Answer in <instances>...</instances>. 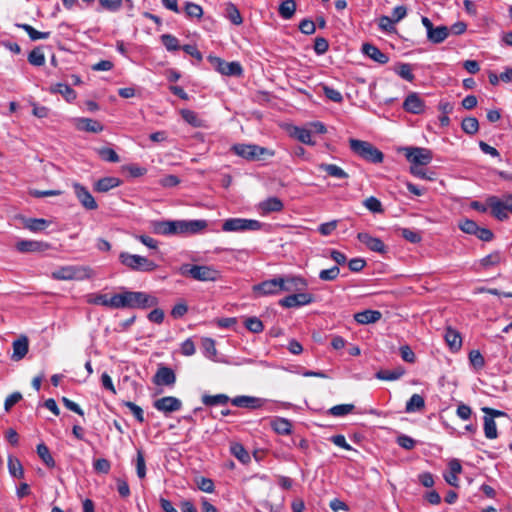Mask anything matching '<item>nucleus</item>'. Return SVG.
<instances>
[{
	"label": "nucleus",
	"mask_w": 512,
	"mask_h": 512,
	"mask_svg": "<svg viewBox=\"0 0 512 512\" xmlns=\"http://www.w3.org/2000/svg\"><path fill=\"white\" fill-rule=\"evenodd\" d=\"M424 407V398L419 394H413L406 403L405 411L407 413H413L422 410Z\"/></svg>",
	"instance_id": "nucleus-37"
},
{
	"label": "nucleus",
	"mask_w": 512,
	"mask_h": 512,
	"mask_svg": "<svg viewBox=\"0 0 512 512\" xmlns=\"http://www.w3.org/2000/svg\"><path fill=\"white\" fill-rule=\"evenodd\" d=\"M362 52L379 64H386L389 61L387 54L383 53L378 47L370 43H364L362 45Z\"/></svg>",
	"instance_id": "nucleus-24"
},
{
	"label": "nucleus",
	"mask_w": 512,
	"mask_h": 512,
	"mask_svg": "<svg viewBox=\"0 0 512 512\" xmlns=\"http://www.w3.org/2000/svg\"><path fill=\"white\" fill-rule=\"evenodd\" d=\"M484 434L487 439L493 440L498 437L496 422L491 417H483Z\"/></svg>",
	"instance_id": "nucleus-45"
},
{
	"label": "nucleus",
	"mask_w": 512,
	"mask_h": 512,
	"mask_svg": "<svg viewBox=\"0 0 512 512\" xmlns=\"http://www.w3.org/2000/svg\"><path fill=\"white\" fill-rule=\"evenodd\" d=\"M117 309H148L158 305V298L142 291H128L116 294Z\"/></svg>",
	"instance_id": "nucleus-1"
},
{
	"label": "nucleus",
	"mask_w": 512,
	"mask_h": 512,
	"mask_svg": "<svg viewBox=\"0 0 512 512\" xmlns=\"http://www.w3.org/2000/svg\"><path fill=\"white\" fill-rule=\"evenodd\" d=\"M184 11L190 18H201L203 15V9L200 5L193 2H186Z\"/></svg>",
	"instance_id": "nucleus-52"
},
{
	"label": "nucleus",
	"mask_w": 512,
	"mask_h": 512,
	"mask_svg": "<svg viewBox=\"0 0 512 512\" xmlns=\"http://www.w3.org/2000/svg\"><path fill=\"white\" fill-rule=\"evenodd\" d=\"M61 94L68 102L74 101L77 97L76 92L67 84L58 83L52 90Z\"/></svg>",
	"instance_id": "nucleus-44"
},
{
	"label": "nucleus",
	"mask_w": 512,
	"mask_h": 512,
	"mask_svg": "<svg viewBox=\"0 0 512 512\" xmlns=\"http://www.w3.org/2000/svg\"><path fill=\"white\" fill-rule=\"evenodd\" d=\"M459 228L466 234L475 235L479 226L475 221L465 219L459 223Z\"/></svg>",
	"instance_id": "nucleus-64"
},
{
	"label": "nucleus",
	"mask_w": 512,
	"mask_h": 512,
	"mask_svg": "<svg viewBox=\"0 0 512 512\" xmlns=\"http://www.w3.org/2000/svg\"><path fill=\"white\" fill-rule=\"evenodd\" d=\"M501 255L499 252L491 253L481 259V265L485 268L496 266L501 262Z\"/></svg>",
	"instance_id": "nucleus-63"
},
{
	"label": "nucleus",
	"mask_w": 512,
	"mask_h": 512,
	"mask_svg": "<svg viewBox=\"0 0 512 512\" xmlns=\"http://www.w3.org/2000/svg\"><path fill=\"white\" fill-rule=\"evenodd\" d=\"M88 303L95 305H102L105 307L117 309L116 294L109 297L107 294H92L88 298Z\"/></svg>",
	"instance_id": "nucleus-25"
},
{
	"label": "nucleus",
	"mask_w": 512,
	"mask_h": 512,
	"mask_svg": "<svg viewBox=\"0 0 512 512\" xmlns=\"http://www.w3.org/2000/svg\"><path fill=\"white\" fill-rule=\"evenodd\" d=\"M314 297L310 293H294L279 301L282 307L293 308L308 305L313 302Z\"/></svg>",
	"instance_id": "nucleus-13"
},
{
	"label": "nucleus",
	"mask_w": 512,
	"mask_h": 512,
	"mask_svg": "<svg viewBox=\"0 0 512 512\" xmlns=\"http://www.w3.org/2000/svg\"><path fill=\"white\" fill-rule=\"evenodd\" d=\"M272 429L280 435H288L291 433L292 424L285 418H275L271 421Z\"/></svg>",
	"instance_id": "nucleus-33"
},
{
	"label": "nucleus",
	"mask_w": 512,
	"mask_h": 512,
	"mask_svg": "<svg viewBox=\"0 0 512 512\" xmlns=\"http://www.w3.org/2000/svg\"><path fill=\"white\" fill-rule=\"evenodd\" d=\"M340 273V269L338 266H333L329 269L321 270L319 273V278L323 281H332L335 280Z\"/></svg>",
	"instance_id": "nucleus-59"
},
{
	"label": "nucleus",
	"mask_w": 512,
	"mask_h": 512,
	"mask_svg": "<svg viewBox=\"0 0 512 512\" xmlns=\"http://www.w3.org/2000/svg\"><path fill=\"white\" fill-rule=\"evenodd\" d=\"M230 398L226 394L203 395L202 403L206 406L226 405Z\"/></svg>",
	"instance_id": "nucleus-39"
},
{
	"label": "nucleus",
	"mask_w": 512,
	"mask_h": 512,
	"mask_svg": "<svg viewBox=\"0 0 512 512\" xmlns=\"http://www.w3.org/2000/svg\"><path fill=\"white\" fill-rule=\"evenodd\" d=\"M8 470L12 477L23 478L24 469L19 459L9 456L8 457Z\"/></svg>",
	"instance_id": "nucleus-41"
},
{
	"label": "nucleus",
	"mask_w": 512,
	"mask_h": 512,
	"mask_svg": "<svg viewBox=\"0 0 512 512\" xmlns=\"http://www.w3.org/2000/svg\"><path fill=\"white\" fill-rule=\"evenodd\" d=\"M462 129L465 133L473 135L479 130V123L475 117H466L462 121Z\"/></svg>",
	"instance_id": "nucleus-48"
},
{
	"label": "nucleus",
	"mask_w": 512,
	"mask_h": 512,
	"mask_svg": "<svg viewBox=\"0 0 512 512\" xmlns=\"http://www.w3.org/2000/svg\"><path fill=\"white\" fill-rule=\"evenodd\" d=\"M402 151L406 159L412 164L411 166L428 165L433 159V153L428 148L404 147Z\"/></svg>",
	"instance_id": "nucleus-10"
},
{
	"label": "nucleus",
	"mask_w": 512,
	"mask_h": 512,
	"mask_svg": "<svg viewBox=\"0 0 512 512\" xmlns=\"http://www.w3.org/2000/svg\"><path fill=\"white\" fill-rule=\"evenodd\" d=\"M119 261L127 268L139 272H153L158 267L154 261L144 256L130 254L128 252H121L119 255Z\"/></svg>",
	"instance_id": "nucleus-6"
},
{
	"label": "nucleus",
	"mask_w": 512,
	"mask_h": 512,
	"mask_svg": "<svg viewBox=\"0 0 512 512\" xmlns=\"http://www.w3.org/2000/svg\"><path fill=\"white\" fill-rule=\"evenodd\" d=\"M153 382L158 386H172L176 382V375L171 368L160 366L153 377Z\"/></svg>",
	"instance_id": "nucleus-18"
},
{
	"label": "nucleus",
	"mask_w": 512,
	"mask_h": 512,
	"mask_svg": "<svg viewBox=\"0 0 512 512\" xmlns=\"http://www.w3.org/2000/svg\"><path fill=\"white\" fill-rule=\"evenodd\" d=\"M98 154L103 160L107 162L117 163L120 161L118 154L112 148H100L98 149Z\"/></svg>",
	"instance_id": "nucleus-53"
},
{
	"label": "nucleus",
	"mask_w": 512,
	"mask_h": 512,
	"mask_svg": "<svg viewBox=\"0 0 512 512\" xmlns=\"http://www.w3.org/2000/svg\"><path fill=\"white\" fill-rule=\"evenodd\" d=\"M405 374V369L401 366L393 370H379L376 373V378L385 381H394L400 379Z\"/></svg>",
	"instance_id": "nucleus-32"
},
{
	"label": "nucleus",
	"mask_w": 512,
	"mask_h": 512,
	"mask_svg": "<svg viewBox=\"0 0 512 512\" xmlns=\"http://www.w3.org/2000/svg\"><path fill=\"white\" fill-rule=\"evenodd\" d=\"M13 353L11 355V359L13 361L22 360L28 353L29 350V340L27 336L22 335L18 339L14 340L12 343Z\"/></svg>",
	"instance_id": "nucleus-22"
},
{
	"label": "nucleus",
	"mask_w": 512,
	"mask_h": 512,
	"mask_svg": "<svg viewBox=\"0 0 512 512\" xmlns=\"http://www.w3.org/2000/svg\"><path fill=\"white\" fill-rule=\"evenodd\" d=\"M179 273L182 276L201 282H215L220 278V272L209 265L183 264L179 268Z\"/></svg>",
	"instance_id": "nucleus-3"
},
{
	"label": "nucleus",
	"mask_w": 512,
	"mask_h": 512,
	"mask_svg": "<svg viewBox=\"0 0 512 512\" xmlns=\"http://www.w3.org/2000/svg\"><path fill=\"white\" fill-rule=\"evenodd\" d=\"M17 26L19 28L23 29L28 34V36L30 37V39L32 41H36L39 39H47L50 36V32L37 31L35 28H33L29 24H18Z\"/></svg>",
	"instance_id": "nucleus-46"
},
{
	"label": "nucleus",
	"mask_w": 512,
	"mask_h": 512,
	"mask_svg": "<svg viewBox=\"0 0 512 512\" xmlns=\"http://www.w3.org/2000/svg\"><path fill=\"white\" fill-rule=\"evenodd\" d=\"M445 341L451 350L457 351L462 346V338L456 330L448 327L444 335Z\"/></svg>",
	"instance_id": "nucleus-31"
},
{
	"label": "nucleus",
	"mask_w": 512,
	"mask_h": 512,
	"mask_svg": "<svg viewBox=\"0 0 512 512\" xmlns=\"http://www.w3.org/2000/svg\"><path fill=\"white\" fill-rule=\"evenodd\" d=\"M28 61L31 65L42 66L45 64V55L40 48H35L29 53Z\"/></svg>",
	"instance_id": "nucleus-51"
},
{
	"label": "nucleus",
	"mask_w": 512,
	"mask_h": 512,
	"mask_svg": "<svg viewBox=\"0 0 512 512\" xmlns=\"http://www.w3.org/2000/svg\"><path fill=\"white\" fill-rule=\"evenodd\" d=\"M283 207V202L278 197H269L258 204V211L261 215H268L272 212H280Z\"/></svg>",
	"instance_id": "nucleus-23"
},
{
	"label": "nucleus",
	"mask_w": 512,
	"mask_h": 512,
	"mask_svg": "<svg viewBox=\"0 0 512 512\" xmlns=\"http://www.w3.org/2000/svg\"><path fill=\"white\" fill-rule=\"evenodd\" d=\"M48 221L45 220V219H37V218H34V219H29L27 222H26V227L28 229H30L31 231H41V230H44L47 226H48Z\"/></svg>",
	"instance_id": "nucleus-62"
},
{
	"label": "nucleus",
	"mask_w": 512,
	"mask_h": 512,
	"mask_svg": "<svg viewBox=\"0 0 512 512\" xmlns=\"http://www.w3.org/2000/svg\"><path fill=\"white\" fill-rule=\"evenodd\" d=\"M317 167L320 171L326 172L327 175L330 177L337 178V179L348 178V174L341 167H339L335 164L320 163V164H318Z\"/></svg>",
	"instance_id": "nucleus-30"
},
{
	"label": "nucleus",
	"mask_w": 512,
	"mask_h": 512,
	"mask_svg": "<svg viewBox=\"0 0 512 512\" xmlns=\"http://www.w3.org/2000/svg\"><path fill=\"white\" fill-rule=\"evenodd\" d=\"M76 127L79 130L98 133L103 130V126L100 122L90 118H79L77 119Z\"/></svg>",
	"instance_id": "nucleus-27"
},
{
	"label": "nucleus",
	"mask_w": 512,
	"mask_h": 512,
	"mask_svg": "<svg viewBox=\"0 0 512 512\" xmlns=\"http://www.w3.org/2000/svg\"><path fill=\"white\" fill-rule=\"evenodd\" d=\"M403 108L409 113L421 114L425 109V104L417 93H411L404 100Z\"/></svg>",
	"instance_id": "nucleus-21"
},
{
	"label": "nucleus",
	"mask_w": 512,
	"mask_h": 512,
	"mask_svg": "<svg viewBox=\"0 0 512 512\" xmlns=\"http://www.w3.org/2000/svg\"><path fill=\"white\" fill-rule=\"evenodd\" d=\"M136 473L140 479H143L146 476V464L143 452L141 450L137 451L136 457Z\"/></svg>",
	"instance_id": "nucleus-60"
},
{
	"label": "nucleus",
	"mask_w": 512,
	"mask_h": 512,
	"mask_svg": "<svg viewBox=\"0 0 512 512\" xmlns=\"http://www.w3.org/2000/svg\"><path fill=\"white\" fill-rule=\"evenodd\" d=\"M291 136L296 138L301 143L307 144V145H314L315 142L312 141V135L311 131L305 128L301 127H293L291 131Z\"/></svg>",
	"instance_id": "nucleus-36"
},
{
	"label": "nucleus",
	"mask_w": 512,
	"mask_h": 512,
	"mask_svg": "<svg viewBox=\"0 0 512 512\" xmlns=\"http://www.w3.org/2000/svg\"><path fill=\"white\" fill-rule=\"evenodd\" d=\"M281 292H296L306 286V282L299 276H280Z\"/></svg>",
	"instance_id": "nucleus-20"
},
{
	"label": "nucleus",
	"mask_w": 512,
	"mask_h": 512,
	"mask_svg": "<svg viewBox=\"0 0 512 512\" xmlns=\"http://www.w3.org/2000/svg\"><path fill=\"white\" fill-rule=\"evenodd\" d=\"M349 146L354 154L367 162L374 164L383 162L384 154L368 141L350 139Z\"/></svg>",
	"instance_id": "nucleus-4"
},
{
	"label": "nucleus",
	"mask_w": 512,
	"mask_h": 512,
	"mask_svg": "<svg viewBox=\"0 0 512 512\" xmlns=\"http://www.w3.org/2000/svg\"><path fill=\"white\" fill-rule=\"evenodd\" d=\"M324 95L331 101L335 103H341L343 101V96L340 91L337 89H334L332 87H329L327 85H324L322 87Z\"/></svg>",
	"instance_id": "nucleus-58"
},
{
	"label": "nucleus",
	"mask_w": 512,
	"mask_h": 512,
	"mask_svg": "<svg viewBox=\"0 0 512 512\" xmlns=\"http://www.w3.org/2000/svg\"><path fill=\"white\" fill-rule=\"evenodd\" d=\"M43 246L42 242L33 240H21L16 244L17 250L22 253L41 251Z\"/></svg>",
	"instance_id": "nucleus-35"
},
{
	"label": "nucleus",
	"mask_w": 512,
	"mask_h": 512,
	"mask_svg": "<svg viewBox=\"0 0 512 512\" xmlns=\"http://www.w3.org/2000/svg\"><path fill=\"white\" fill-rule=\"evenodd\" d=\"M122 404L129 408V410L132 412V414L134 415V417L136 418V420L139 422V423H143L144 422V412H143V409L136 405L135 403L131 402V401H123Z\"/></svg>",
	"instance_id": "nucleus-57"
},
{
	"label": "nucleus",
	"mask_w": 512,
	"mask_h": 512,
	"mask_svg": "<svg viewBox=\"0 0 512 512\" xmlns=\"http://www.w3.org/2000/svg\"><path fill=\"white\" fill-rule=\"evenodd\" d=\"M357 239L373 252L384 254L387 250L386 245L380 238L373 237L369 233L360 232L357 234Z\"/></svg>",
	"instance_id": "nucleus-17"
},
{
	"label": "nucleus",
	"mask_w": 512,
	"mask_h": 512,
	"mask_svg": "<svg viewBox=\"0 0 512 512\" xmlns=\"http://www.w3.org/2000/svg\"><path fill=\"white\" fill-rule=\"evenodd\" d=\"M396 73L404 80L412 82L415 78L412 67L408 63H400L395 69Z\"/></svg>",
	"instance_id": "nucleus-49"
},
{
	"label": "nucleus",
	"mask_w": 512,
	"mask_h": 512,
	"mask_svg": "<svg viewBox=\"0 0 512 512\" xmlns=\"http://www.w3.org/2000/svg\"><path fill=\"white\" fill-rule=\"evenodd\" d=\"M208 226L206 220H181L180 233L181 235H194L201 233Z\"/></svg>",
	"instance_id": "nucleus-19"
},
{
	"label": "nucleus",
	"mask_w": 512,
	"mask_h": 512,
	"mask_svg": "<svg viewBox=\"0 0 512 512\" xmlns=\"http://www.w3.org/2000/svg\"><path fill=\"white\" fill-rule=\"evenodd\" d=\"M230 452L241 463L246 464L250 462V455L242 444L237 442L232 443L230 446Z\"/></svg>",
	"instance_id": "nucleus-38"
},
{
	"label": "nucleus",
	"mask_w": 512,
	"mask_h": 512,
	"mask_svg": "<svg viewBox=\"0 0 512 512\" xmlns=\"http://www.w3.org/2000/svg\"><path fill=\"white\" fill-rule=\"evenodd\" d=\"M121 180L117 177H104L94 184V190L97 192H108L109 190L120 186Z\"/></svg>",
	"instance_id": "nucleus-28"
},
{
	"label": "nucleus",
	"mask_w": 512,
	"mask_h": 512,
	"mask_svg": "<svg viewBox=\"0 0 512 512\" xmlns=\"http://www.w3.org/2000/svg\"><path fill=\"white\" fill-rule=\"evenodd\" d=\"M245 327L253 333H260L263 331V323L257 317H249L244 322Z\"/></svg>",
	"instance_id": "nucleus-55"
},
{
	"label": "nucleus",
	"mask_w": 512,
	"mask_h": 512,
	"mask_svg": "<svg viewBox=\"0 0 512 512\" xmlns=\"http://www.w3.org/2000/svg\"><path fill=\"white\" fill-rule=\"evenodd\" d=\"M226 17L234 25H241L243 18L240 14L239 9L233 3H227L225 8Z\"/></svg>",
	"instance_id": "nucleus-43"
},
{
	"label": "nucleus",
	"mask_w": 512,
	"mask_h": 512,
	"mask_svg": "<svg viewBox=\"0 0 512 512\" xmlns=\"http://www.w3.org/2000/svg\"><path fill=\"white\" fill-rule=\"evenodd\" d=\"M355 406L353 404H339L329 409V414L334 417H341L351 413Z\"/></svg>",
	"instance_id": "nucleus-47"
},
{
	"label": "nucleus",
	"mask_w": 512,
	"mask_h": 512,
	"mask_svg": "<svg viewBox=\"0 0 512 512\" xmlns=\"http://www.w3.org/2000/svg\"><path fill=\"white\" fill-rule=\"evenodd\" d=\"M181 220H160L153 221L151 224L152 231L158 235H181Z\"/></svg>",
	"instance_id": "nucleus-12"
},
{
	"label": "nucleus",
	"mask_w": 512,
	"mask_h": 512,
	"mask_svg": "<svg viewBox=\"0 0 512 512\" xmlns=\"http://www.w3.org/2000/svg\"><path fill=\"white\" fill-rule=\"evenodd\" d=\"M195 483L199 490L206 493H213L215 490V485L212 479L206 477H196Z\"/></svg>",
	"instance_id": "nucleus-50"
},
{
	"label": "nucleus",
	"mask_w": 512,
	"mask_h": 512,
	"mask_svg": "<svg viewBox=\"0 0 512 512\" xmlns=\"http://www.w3.org/2000/svg\"><path fill=\"white\" fill-rule=\"evenodd\" d=\"M295 11H296V2L294 0H284L279 5V9H278L279 15L283 19H290V18H292V16L294 15Z\"/></svg>",
	"instance_id": "nucleus-42"
},
{
	"label": "nucleus",
	"mask_w": 512,
	"mask_h": 512,
	"mask_svg": "<svg viewBox=\"0 0 512 512\" xmlns=\"http://www.w3.org/2000/svg\"><path fill=\"white\" fill-rule=\"evenodd\" d=\"M230 401L236 407L258 408L262 405V400L260 398L252 396H237Z\"/></svg>",
	"instance_id": "nucleus-26"
},
{
	"label": "nucleus",
	"mask_w": 512,
	"mask_h": 512,
	"mask_svg": "<svg viewBox=\"0 0 512 512\" xmlns=\"http://www.w3.org/2000/svg\"><path fill=\"white\" fill-rule=\"evenodd\" d=\"M280 276L270 280L263 281L253 287L255 293L259 295H274L281 292Z\"/></svg>",
	"instance_id": "nucleus-16"
},
{
	"label": "nucleus",
	"mask_w": 512,
	"mask_h": 512,
	"mask_svg": "<svg viewBox=\"0 0 512 512\" xmlns=\"http://www.w3.org/2000/svg\"><path fill=\"white\" fill-rule=\"evenodd\" d=\"M180 114L182 118L193 127L199 128L205 126L204 120L193 110L182 109Z\"/></svg>",
	"instance_id": "nucleus-34"
},
{
	"label": "nucleus",
	"mask_w": 512,
	"mask_h": 512,
	"mask_svg": "<svg viewBox=\"0 0 512 512\" xmlns=\"http://www.w3.org/2000/svg\"><path fill=\"white\" fill-rule=\"evenodd\" d=\"M469 361L472 364V366L476 369H481L485 365L484 357L478 350H472L469 353Z\"/></svg>",
	"instance_id": "nucleus-61"
},
{
	"label": "nucleus",
	"mask_w": 512,
	"mask_h": 512,
	"mask_svg": "<svg viewBox=\"0 0 512 512\" xmlns=\"http://www.w3.org/2000/svg\"><path fill=\"white\" fill-rule=\"evenodd\" d=\"M231 150L247 161H260L275 155L274 150L256 144L238 143L234 144Z\"/></svg>",
	"instance_id": "nucleus-5"
},
{
	"label": "nucleus",
	"mask_w": 512,
	"mask_h": 512,
	"mask_svg": "<svg viewBox=\"0 0 512 512\" xmlns=\"http://www.w3.org/2000/svg\"><path fill=\"white\" fill-rule=\"evenodd\" d=\"M93 272L86 266H64L52 272L56 280H85L91 278Z\"/></svg>",
	"instance_id": "nucleus-7"
},
{
	"label": "nucleus",
	"mask_w": 512,
	"mask_h": 512,
	"mask_svg": "<svg viewBox=\"0 0 512 512\" xmlns=\"http://www.w3.org/2000/svg\"><path fill=\"white\" fill-rule=\"evenodd\" d=\"M207 60L212 67L222 75L240 77L243 74V68L237 61L226 62L217 56H208Z\"/></svg>",
	"instance_id": "nucleus-9"
},
{
	"label": "nucleus",
	"mask_w": 512,
	"mask_h": 512,
	"mask_svg": "<svg viewBox=\"0 0 512 512\" xmlns=\"http://www.w3.org/2000/svg\"><path fill=\"white\" fill-rule=\"evenodd\" d=\"M73 188L77 199L85 209L96 210L98 208L97 202L86 187L75 182Z\"/></svg>",
	"instance_id": "nucleus-14"
},
{
	"label": "nucleus",
	"mask_w": 512,
	"mask_h": 512,
	"mask_svg": "<svg viewBox=\"0 0 512 512\" xmlns=\"http://www.w3.org/2000/svg\"><path fill=\"white\" fill-rule=\"evenodd\" d=\"M382 314L377 310H364L355 314L354 318L359 324H371L380 320Z\"/></svg>",
	"instance_id": "nucleus-29"
},
{
	"label": "nucleus",
	"mask_w": 512,
	"mask_h": 512,
	"mask_svg": "<svg viewBox=\"0 0 512 512\" xmlns=\"http://www.w3.org/2000/svg\"><path fill=\"white\" fill-rule=\"evenodd\" d=\"M363 204L369 211H371L373 213H382L383 212V207H382L380 200H378L374 196H370V197L366 198L364 200Z\"/></svg>",
	"instance_id": "nucleus-56"
},
{
	"label": "nucleus",
	"mask_w": 512,
	"mask_h": 512,
	"mask_svg": "<svg viewBox=\"0 0 512 512\" xmlns=\"http://www.w3.org/2000/svg\"><path fill=\"white\" fill-rule=\"evenodd\" d=\"M421 22L426 29L427 39L431 43L440 44L449 36L450 30L447 26L441 25L434 27L431 20L425 16L422 17Z\"/></svg>",
	"instance_id": "nucleus-11"
},
{
	"label": "nucleus",
	"mask_w": 512,
	"mask_h": 512,
	"mask_svg": "<svg viewBox=\"0 0 512 512\" xmlns=\"http://www.w3.org/2000/svg\"><path fill=\"white\" fill-rule=\"evenodd\" d=\"M37 454L40 457V459L44 462V464L49 467L53 468L55 467V460L50 454L49 448L44 444L40 443L37 445Z\"/></svg>",
	"instance_id": "nucleus-40"
},
{
	"label": "nucleus",
	"mask_w": 512,
	"mask_h": 512,
	"mask_svg": "<svg viewBox=\"0 0 512 512\" xmlns=\"http://www.w3.org/2000/svg\"><path fill=\"white\" fill-rule=\"evenodd\" d=\"M263 226L258 220L245 218H229L223 222L222 230L225 232L257 231Z\"/></svg>",
	"instance_id": "nucleus-8"
},
{
	"label": "nucleus",
	"mask_w": 512,
	"mask_h": 512,
	"mask_svg": "<svg viewBox=\"0 0 512 512\" xmlns=\"http://www.w3.org/2000/svg\"><path fill=\"white\" fill-rule=\"evenodd\" d=\"M153 405L160 412L171 413L180 410L182 402L174 396H165L155 400Z\"/></svg>",
	"instance_id": "nucleus-15"
},
{
	"label": "nucleus",
	"mask_w": 512,
	"mask_h": 512,
	"mask_svg": "<svg viewBox=\"0 0 512 512\" xmlns=\"http://www.w3.org/2000/svg\"><path fill=\"white\" fill-rule=\"evenodd\" d=\"M161 41L168 51H176L180 49L178 39L171 34H163L161 36Z\"/></svg>",
	"instance_id": "nucleus-54"
},
{
	"label": "nucleus",
	"mask_w": 512,
	"mask_h": 512,
	"mask_svg": "<svg viewBox=\"0 0 512 512\" xmlns=\"http://www.w3.org/2000/svg\"><path fill=\"white\" fill-rule=\"evenodd\" d=\"M487 204H483L479 201L471 202V208L485 213L488 207L491 209V214L499 221L508 219V213L512 214V194L504 195L503 198L496 196H490L486 200Z\"/></svg>",
	"instance_id": "nucleus-2"
}]
</instances>
